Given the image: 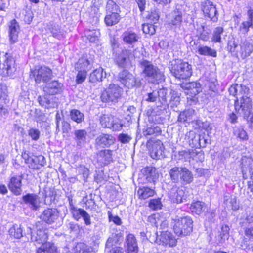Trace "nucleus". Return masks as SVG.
<instances>
[{
	"label": "nucleus",
	"mask_w": 253,
	"mask_h": 253,
	"mask_svg": "<svg viewBox=\"0 0 253 253\" xmlns=\"http://www.w3.org/2000/svg\"><path fill=\"white\" fill-rule=\"evenodd\" d=\"M173 221L174 222L173 230L177 235L187 236L192 231L193 221L191 217L176 216L173 219Z\"/></svg>",
	"instance_id": "obj_1"
},
{
	"label": "nucleus",
	"mask_w": 253,
	"mask_h": 253,
	"mask_svg": "<svg viewBox=\"0 0 253 253\" xmlns=\"http://www.w3.org/2000/svg\"><path fill=\"white\" fill-rule=\"evenodd\" d=\"M145 77L153 83H159L164 80V76L159 69L151 62L143 60L140 62Z\"/></svg>",
	"instance_id": "obj_2"
},
{
	"label": "nucleus",
	"mask_w": 253,
	"mask_h": 253,
	"mask_svg": "<svg viewBox=\"0 0 253 253\" xmlns=\"http://www.w3.org/2000/svg\"><path fill=\"white\" fill-rule=\"evenodd\" d=\"M171 66L170 71L171 74L176 78L187 79L192 75V65L188 62L177 60Z\"/></svg>",
	"instance_id": "obj_3"
},
{
	"label": "nucleus",
	"mask_w": 253,
	"mask_h": 253,
	"mask_svg": "<svg viewBox=\"0 0 253 253\" xmlns=\"http://www.w3.org/2000/svg\"><path fill=\"white\" fill-rule=\"evenodd\" d=\"M249 92L246 94H242L238 97V99L235 101V109L241 116L245 119H248L252 108V101L248 96Z\"/></svg>",
	"instance_id": "obj_4"
},
{
	"label": "nucleus",
	"mask_w": 253,
	"mask_h": 253,
	"mask_svg": "<svg viewBox=\"0 0 253 253\" xmlns=\"http://www.w3.org/2000/svg\"><path fill=\"white\" fill-rule=\"evenodd\" d=\"M117 80L122 84L128 88L139 87L141 85V81L126 70H123L118 75Z\"/></svg>",
	"instance_id": "obj_5"
},
{
	"label": "nucleus",
	"mask_w": 253,
	"mask_h": 253,
	"mask_svg": "<svg viewBox=\"0 0 253 253\" xmlns=\"http://www.w3.org/2000/svg\"><path fill=\"white\" fill-rule=\"evenodd\" d=\"M117 80L122 84L128 88L139 87L141 85V81L126 70H123L118 75Z\"/></svg>",
	"instance_id": "obj_6"
},
{
	"label": "nucleus",
	"mask_w": 253,
	"mask_h": 253,
	"mask_svg": "<svg viewBox=\"0 0 253 253\" xmlns=\"http://www.w3.org/2000/svg\"><path fill=\"white\" fill-rule=\"evenodd\" d=\"M117 80L122 84L128 88L139 87L141 85V81L126 70H123L118 75Z\"/></svg>",
	"instance_id": "obj_7"
},
{
	"label": "nucleus",
	"mask_w": 253,
	"mask_h": 253,
	"mask_svg": "<svg viewBox=\"0 0 253 253\" xmlns=\"http://www.w3.org/2000/svg\"><path fill=\"white\" fill-rule=\"evenodd\" d=\"M123 90L118 84H110L103 91L101 98L104 102H117L121 98Z\"/></svg>",
	"instance_id": "obj_8"
},
{
	"label": "nucleus",
	"mask_w": 253,
	"mask_h": 253,
	"mask_svg": "<svg viewBox=\"0 0 253 253\" xmlns=\"http://www.w3.org/2000/svg\"><path fill=\"white\" fill-rule=\"evenodd\" d=\"M200 5L201 9L205 16L210 18L213 22L217 21L218 13L216 6L212 1L206 0L202 1Z\"/></svg>",
	"instance_id": "obj_9"
},
{
	"label": "nucleus",
	"mask_w": 253,
	"mask_h": 253,
	"mask_svg": "<svg viewBox=\"0 0 253 253\" xmlns=\"http://www.w3.org/2000/svg\"><path fill=\"white\" fill-rule=\"evenodd\" d=\"M147 147L149 149L150 155L153 159H159L163 157L164 146L161 141L159 140H152L150 139L147 142Z\"/></svg>",
	"instance_id": "obj_10"
},
{
	"label": "nucleus",
	"mask_w": 253,
	"mask_h": 253,
	"mask_svg": "<svg viewBox=\"0 0 253 253\" xmlns=\"http://www.w3.org/2000/svg\"><path fill=\"white\" fill-rule=\"evenodd\" d=\"M100 123L103 128L112 129L113 131H119L122 129L123 125L118 119L107 115H103L100 118Z\"/></svg>",
	"instance_id": "obj_11"
},
{
	"label": "nucleus",
	"mask_w": 253,
	"mask_h": 253,
	"mask_svg": "<svg viewBox=\"0 0 253 253\" xmlns=\"http://www.w3.org/2000/svg\"><path fill=\"white\" fill-rule=\"evenodd\" d=\"M32 73L35 77V82L38 84L41 82L46 83L52 77L51 70L46 66L41 67L37 69H35Z\"/></svg>",
	"instance_id": "obj_12"
},
{
	"label": "nucleus",
	"mask_w": 253,
	"mask_h": 253,
	"mask_svg": "<svg viewBox=\"0 0 253 253\" xmlns=\"http://www.w3.org/2000/svg\"><path fill=\"white\" fill-rule=\"evenodd\" d=\"M59 212L56 208H47L40 215V218L48 224L55 223L59 217Z\"/></svg>",
	"instance_id": "obj_13"
},
{
	"label": "nucleus",
	"mask_w": 253,
	"mask_h": 253,
	"mask_svg": "<svg viewBox=\"0 0 253 253\" xmlns=\"http://www.w3.org/2000/svg\"><path fill=\"white\" fill-rule=\"evenodd\" d=\"M180 86L185 90V93L191 97H194L202 91L201 85L197 82L182 83Z\"/></svg>",
	"instance_id": "obj_14"
},
{
	"label": "nucleus",
	"mask_w": 253,
	"mask_h": 253,
	"mask_svg": "<svg viewBox=\"0 0 253 253\" xmlns=\"http://www.w3.org/2000/svg\"><path fill=\"white\" fill-rule=\"evenodd\" d=\"M73 136L76 147L79 149L85 147L88 142V134L85 129L75 130Z\"/></svg>",
	"instance_id": "obj_15"
},
{
	"label": "nucleus",
	"mask_w": 253,
	"mask_h": 253,
	"mask_svg": "<svg viewBox=\"0 0 253 253\" xmlns=\"http://www.w3.org/2000/svg\"><path fill=\"white\" fill-rule=\"evenodd\" d=\"M115 141V138L111 135L102 133L96 138L95 147L97 149L109 147L114 143Z\"/></svg>",
	"instance_id": "obj_16"
},
{
	"label": "nucleus",
	"mask_w": 253,
	"mask_h": 253,
	"mask_svg": "<svg viewBox=\"0 0 253 253\" xmlns=\"http://www.w3.org/2000/svg\"><path fill=\"white\" fill-rule=\"evenodd\" d=\"M14 65V58L10 54L6 53L4 56L2 64L0 65V68L4 73L5 72L8 76H11L15 71Z\"/></svg>",
	"instance_id": "obj_17"
},
{
	"label": "nucleus",
	"mask_w": 253,
	"mask_h": 253,
	"mask_svg": "<svg viewBox=\"0 0 253 253\" xmlns=\"http://www.w3.org/2000/svg\"><path fill=\"white\" fill-rule=\"evenodd\" d=\"M23 175H14L11 177L8 184L9 190L15 195H19L22 192V180Z\"/></svg>",
	"instance_id": "obj_18"
},
{
	"label": "nucleus",
	"mask_w": 253,
	"mask_h": 253,
	"mask_svg": "<svg viewBox=\"0 0 253 253\" xmlns=\"http://www.w3.org/2000/svg\"><path fill=\"white\" fill-rule=\"evenodd\" d=\"M71 213L74 218L78 221L81 217L83 218L86 226L91 225V218L89 214L84 209L73 207L71 209Z\"/></svg>",
	"instance_id": "obj_19"
},
{
	"label": "nucleus",
	"mask_w": 253,
	"mask_h": 253,
	"mask_svg": "<svg viewBox=\"0 0 253 253\" xmlns=\"http://www.w3.org/2000/svg\"><path fill=\"white\" fill-rule=\"evenodd\" d=\"M96 155L97 163L101 166L107 165L113 161V151L111 150H102Z\"/></svg>",
	"instance_id": "obj_20"
},
{
	"label": "nucleus",
	"mask_w": 253,
	"mask_h": 253,
	"mask_svg": "<svg viewBox=\"0 0 253 253\" xmlns=\"http://www.w3.org/2000/svg\"><path fill=\"white\" fill-rule=\"evenodd\" d=\"M29 206L33 210H37L40 208V198L35 194L28 193L22 197V202Z\"/></svg>",
	"instance_id": "obj_21"
},
{
	"label": "nucleus",
	"mask_w": 253,
	"mask_h": 253,
	"mask_svg": "<svg viewBox=\"0 0 253 253\" xmlns=\"http://www.w3.org/2000/svg\"><path fill=\"white\" fill-rule=\"evenodd\" d=\"M122 236L118 234H112V236L109 237L106 243V248L112 249L110 250L108 253H123L120 247L117 246L120 241V238Z\"/></svg>",
	"instance_id": "obj_22"
},
{
	"label": "nucleus",
	"mask_w": 253,
	"mask_h": 253,
	"mask_svg": "<svg viewBox=\"0 0 253 253\" xmlns=\"http://www.w3.org/2000/svg\"><path fill=\"white\" fill-rule=\"evenodd\" d=\"M47 230L46 229H39L36 232L31 231V239L39 244H44L48 240Z\"/></svg>",
	"instance_id": "obj_23"
},
{
	"label": "nucleus",
	"mask_w": 253,
	"mask_h": 253,
	"mask_svg": "<svg viewBox=\"0 0 253 253\" xmlns=\"http://www.w3.org/2000/svg\"><path fill=\"white\" fill-rule=\"evenodd\" d=\"M63 84L58 81H53L47 84L43 88V91L48 94L54 95L62 91Z\"/></svg>",
	"instance_id": "obj_24"
},
{
	"label": "nucleus",
	"mask_w": 253,
	"mask_h": 253,
	"mask_svg": "<svg viewBox=\"0 0 253 253\" xmlns=\"http://www.w3.org/2000/svg\"><path fill=\"white\" fill-rule=\"evenodd\" d=\"M131 50L124 49L116 58V62L119 67L125 68L129 61V57L131 55Z\"/></svg>",
	"instance_id": "obj_25"
},
{
	"label": "nucleus",
	"mask_w": 253,
	"mask_h": 253,
	"mask_svg": "<svg viewBox=\"0 0 253 253\" xmlns=\"http://www.w3.org/2000/svg\"><path fill=\"white\" fill-rule=\"evenodd\" d=\"M240 54L242 59H245L250 56L253 51V45L247 40L241 41Z\"/></svg>",
	"instance_id": "obj_26"
},
{
	"label": "nucleus",
	"mask_w": 253,
	"mask_h": 253,
	"mask_svg": "<svg viewBox=\"0 0 253 253\" xmlns=\"http://www.w3.org/2000/svg\"><path fill=\"white\" fill-rule=\"evenodd\" d=\"M170 195L171 200L173 203H182L187 198L184 191L180 188H173L170 192Z\"/></svg>",
	"instance_id": "obj_27"
},
{
	"label": "nucleus",
	"mask_w": 253,
	"mask_h": 253,
	"mask_svg": "<svg viewBox=\"0 0 253 253\" xmlns=\"http://www.w3.org/2000/svg\"><path fill=\"white\" fill-rule=\"evenodd\" d=\"M19 30V26L16 20H12L9 25V37L11 42L15 43L17 41Z\"/></svg>",
	"instance_id": "obj_28"
},
{
	"label": "nucleus",
	"mask_w": 253,
	"mask_h": 253,
	"mask_svg": "<svg viewBox=\"0 0 253 253\" xmlns=\"http://www.w3.org/2000/svg\"><path fill=\"white\" fill-rule=\"evenodd\" d=\"M158 238L163 243L169 245L171 247L174 246L176 244V240L173 237L172 234L168 231L162 232L159 236L157 235V240H158Z\"/></svg>",
	"instance_id": "obj_29"
},
{
	"label": "nucleus",
	"mask_w": 253,
	"mask_h": 253,
	"mask_svg": "<svg viewBox=\"0 0 253 253\" xmlns=\"http://www.w3.org/2000/svg\"><path fill=\"white\" fill-rule=\"evenodd\" d=\"M123 41L127 44L133 45L140 39L139 36L131 31H126L122 35Z\"/></svg>",
	"instance_id": "obj_30"
},
{
	"label": "nucleus",
	"mask_w": 253,
	"mask_h": 253,
	"mask_svg": "<svg viewBox=\"0 0 253 253\" xmlns=\"http://www.w3.org/2000/svg\"><path fill=\"white\" fill-rule=\"evenodd\" d=\"M249 92V89L246 86L241 84H234L230 86L229 89V92L230 95L234 96H236L237 99L238 97L242 94H246Z\"/></svg>",
	"instance_id": "obj_31"
},
{
	"label": "nucleus",
	"mask_w": 253,
	"mask_h": 253,
	"mask_svg": "<svg viewBox=\"0 0 253 253\" xmlns=\"http://www.w3.org/2000/svg\"><path fill=\"white\" fill-rule=\"evenodd\" d=\"M143 173L146 176V179L150 183H155L159 177V174L155 168L148 167L143 169Z\"/></svg>",
	"instance_id": "obj_32"
},
{
	"label": "nucleus",
	"mask_w": 253,
	"mask_h": 253,
	"mask_svg": "<svg viewBox=\"0 0 253 253\" xmlns=\"http://www.w3.org/2000/svg\"><path fill=\"white\" fill-rule=\"evenodd\" d=\"M253 166V160L250 158L243 156L241 160V168L243 173V177L244 179H247V172L250 169L251 166Z\"/></svg>",
	"instance_id": "obj_33"
},
{
	"label": "nucleus",
	"mask_w": 253,
	"mask_h": 253,
	"mask_svg": "<svg viewBox=\"0 0 253 253\" xmlns=\"http://www.w3.org/2000/svg\"><path fill=\"white\" fill-rule=\"evenodd\" d=\"M121 18L120 13H106L104 18V22L107 26H112L117 24L120 21Z\"/></svg>",
	"instance_id": "obj_34"
},
{
	"label": "nucleus",
	"mask_w": 253,
	"mask_h": 253,
	"mask_svg": "<svg viewBox=\"0 0 253 253\" xmlns=\"http://www.w3.org/2000/svg\"><path fill=\"white\" fill-rule=\"evenodd\" d=\"M166 94V91L164 89L153 90L151 92L148 93L146 100L148 102H155L159 97L164 98Z\"/></svg>",
	"instance_id": "obj_35"
},
{
	"label": "nucleus",
	"mask_w": 253,
	"mask_h": 253,
	"mask_svg": "<svg viewBox=\"0 0 253 253\" xmlns=\"http://www.w3.org/2000/svg\"><path fill=\"white\" fill-rule=\"evenodd\" d=\"M155 194L154 189L147 186H143L140 187L137 191V194L139 198L141 199H146L150 197L153 196Z\"/></svg>",
	"instance_id": "obj_36"
},
{
	"label": "nucleus",
	"mask_w": 253,
	"mask_h": 253,
	"mask_svg": "<svg viewBox=\"0 0 253 253\" xmlns=\"http://www.w3.org/2000/svg\"><path fill=\"white\" fill-rule=\"evenodd\" d=\"M85 35L90 42L97 43L99 40L100 32L98 29H89L85 31Z\"/></svg>",
	"instance_id": "obj_37"
},
{
	"label": "nucleus",
	"mask_w": 253,
	"mask_h": 253,
	"mask_svg": "<svg viewBox=\"0 0 253 253\" xmlns=\"http://www.w3.org/2000/svg\"><path fill=\"white\" fill-rule=\"evenodd\" d=\"M126 243L127 251L132 252V253H137L138 251L137 244L136 239L133 234H129L126 239Z\"/></svg>",
	"instance_id": "obj_38"
},
{
	"label": "nucleus",
	"mask_w": 253,
	"mask_h": 253,
	"mask_svg": "<svg viewBox=\"0 0 253 253\" xmlns=\"http://www.w3.org/2000/svg\"><path fill=\"white\" fill-rule=\"evenodd\" d=\"M229 229L228 226L226 225H222L221 227V232L215 237L217 244L219 245L223 244L228 239L229 236Z\"/></svg>",
	"instance_id": "obj_39"
},
{
	"label": "nucleus",
	"mask_w": 253,
	"mask_h": 253,
	"mask_svg": "<svg viewBox=\"0 0 253 253\" xmlns=\"http://www.w3.org/2000/svg\"><path fill=\"white\" fill-rule=\"evenodd\" d=\"M142 133L145 137L152 135L157 136L161 135L162 130L159 126L154 124L144 129Z\"/></svg>",
	"instance_id": "obj_40"
},
{
	"label": "nucleus",
	"mask_w": 253,
	"mask_h": 253,
	"mask_svg": "<svg viewBox=\"0 0 253 253\" xmlns=\"http://www.w3.org/2000/svg\"><path fill=\"white\" fill-rule=\"evenodd\" d=\"M195 111L192 108H189L180 112L179 115L178 121L180 122H185L191 121L195 115Z\"/></svg>",
	"instance_id": "obj_41"
},
{
	"label": "nucleus",
	"mask_w": 253,
	"mask_h": 253,
	"mask_svg": "<svg viewBox=\"0 0 253 253\" xmlns=\"http://www.w3.org/2000/svg\"><path fill=\"white\" fill-rule=\"evenodd\" d=\"M183 167H175L171 168L169 172L170 180L175 183H177L180 179L181 173L182 172Z\"/></svg>",
	"instance_id": "obj_42"
},
{
	"label": "nucleus",
	"mask_w": 253,
	"mask_h": 253,
	"mask_svg": "<svg viewBox=\"0 0 253 253\" xmlns=\"http://www.w3.org/2000/svg\"><path fill=\"white\" fill-rule=\"evenodd\" d=\"M197 36L201 40L207 41L209 39L210 34V30L202 25H200L197 28Z\"/></svg>",
	"instance_id": "obj_43"
},
{
	"label": "nucleus",
	"mask_w": 253,
	"mask_h": 253,
	"mask_svg": "<svg viewBox=\"0 0 253 253\" xmlns=\"http://www.w3.org/2000/svg\"><path fill=\"white\" fill-rule=\"evenodd\" d=\"M75 69L77 70L86 71L91 69L89 60L84 57L81 58L75 64Z\"/></svg>",
	"instance_id": "obj_44"
},
{
	"label": "nucleus",
	"mask_w": 253,
	"mask_h": 253,
	"mask_svg": "<svg viewBox=\"0 0 253 253\" xmlns=\"http://www.w3.org/2000/svg\"><path fill=\"white\" fill-rule=\"evenodd\" d=\"M103 69L99 68L94 70L89 76V82L91 83H97L102 81L103 77Z\"/></svg>",
	"instance_id": "obj_45"
},
{
	"label": "nucleus",
	"mask_w": 253,
	"mask_h": 253,
	"mask_svg": "<svg viewBox=\"0 0 253 253\" xmlns=\"http://www.w3.org/2000/svg\"><path fill=\"white\" fill-rule=\"evenodd\" d=\"M190 209L192 212L199 215L205 211L206 206L204 202L198 201L192 204Z\"/></svg>",
	"instance_id": "obj_46"
},
{
	"label": "nucleus",
	"mask_w": 253,
	"mask_h": 253,
	"mask_svg": "<svg viewBox=\"0 0 253 253\" xmlns=\"http://www.w3.org/2000/svg\"><path fill=\"white\" fill-rule=\"evenodd\" d=\"M180 179L186 184L190 183L193 180V174L186 168L183 167Z\"/></svg>",
	"instance_id": "obj_47"
},
{
	"label": "nucleus",
	"mask_w": 253,
	"mask_h": 253,
	"mask_svg": "<svg viewBox=\"0 0 253 253\" xmlns=\"http://www.w3.org/2000/svg\"><path fill=\"white\" fill-rule=\"evenodd\" d=\"M106 13L117 12L120 13L119 6L113 0H108L106 6Z\"/></svg>",
	"instance_id": "obj_48"
},
{
	"label": "nucleus",
	"mask_w": 253,
	"mask_h": 253,
	"mask_svg": "<svg viewBox=\"0 0 253 253\" xmlns=\"http://www.w3.org/2000/svg\"><path fill=\"white\" fill-rule=\"evenodd\" d=\"M9 234L16 239H20L23 236V230L21 225L14 224L9 229Z\"/></svg>",
	"instance_id": "obj_49"
},
{
	"label": "nucleus",
	"mask_w": 253,
	"mask_h": 253,
	"mask_svg": "<svg viewBox=\"0 0 253 253\" xmlns=\"http://www.w3.org/2000/svg\"><path fill=\"white\" fill-rule=\"evenodd\" d=\"M71 119L77 123H81L84 120V115L80 111L73 109L70 111Z\"/></svg>",
	"instance_id": "obj_50"
},
{
	"label": "nucleus",
	"mask_w": 253,
	"mask_h": 253,
	"mask_svg": "<svg viewBox=\"0 0 253 253\" xmlns=\"http://www.w3.org/2000/svg\"><path fill=\"white\" fill-rule=\"evenodd\" d=\"M198 52L199 54L202 55H208L214 57H216L217 55L216 52L215 50L207 46H201L199 47Z\"/></svg>",
	"instance_id": "obj_51"
},
{
	"label": "nucleus",
	"mask_w": 253,
	"mask_h": 253,
	"mask_svg": "<svg viewBox=\"0 0 253 253\" xmlns=\"http://www.w3.org/2000/svg\"><path fill=\"white\" fill-rule=\"evenodd\" d=\"M182 22V12L178 10L172 13V19L171 23L173 25H179Z\"/></svg>",
	"instance_id": "obj_52"
},
{
	"label": "nucleus",
	"mask_w": 253,
	"mask_h": 253,
	"mask_svg": "<svg viewBox=\"0 0 253 253\" xmlns=\"http://www.w3.org/2000/svg\"><path fill=\"white\" fill-rule=\"evenodd\" d=\"M75 250L78 253H84L92 251V248L84 243H79L75 247Z\"/></svg>",
	"instance_id": "obj_53"
},
{
	"label": "nucleus",
	"mask_w": 253,
	"mask_h": 253,
	"mask_svg": "<svg viewBox=\"0 0 253 253\" xmlns=\"http://www.w3.org/2000/svg\"><path fill=\"white\" fill-rule=\"evenodd\" d=\"M147 18L154 23L157 22L160 18L159 10L156 7H154V9H151L150 13L147 16Z\"/></svg>",
	"instance_id": "obj_54"
},
{
	"label": "nucleus",
	"mask_w": 253,
	"mask_h": 253,
	"mask_svg": "<svg viewBox=\"0 0 253 253\" xmlns=\"http://www.w3.org/2000/svg\"><path fill=\"white\" fill-rule=\"evenodd\" d=\"M253 28V23L248 21H243L239 27V30L243 34H246L249 31V28Z\"/></svg>",
	"instance_id": "obj_55"
},
{
	"label": "nucleus",
	"mask_w": 253,
	"mask_h": 253,
	"mask_svg": "<svg viewBox=\"0 0 253 253\" xmlns=\"http://www.w3.org/2000/svg\"><path fill=\"white\" fill-rule=\"evenodd\" d=\"M223 32V29L222 27H218L215 28L213 34V41L216 42H220L221 40V35Z\"/></svg>",
	"instance_id": "obj_56"
},
{
	"label": "nucleus",
	"mask_w": 253,
	"mask_h": 253,
	"mask_svg": "<svg viewBox=\"0 0 253 253\" xmlns=\"http://www.w3.org/2000/svg\"><path fill=\"white\" fill-rule=\"evenodd\" d=\"M234 134L241 140L248 139L247 133L242 128H235L234 130Z\"/></svg>",
	"instance_id": "obj_57"
},
{
	"label": "nucleus",
	"mask_w": 253,
	"mask_h": 253,
	"mask_svg": "<svg viewBox=\"0 0 253 253\" xmlns=\"http://www.w3.org/2000/svg\"><path fill=\"white\" fill-rule=\"evenodd\" d=\"M76 170L79 174L83 175L84 180L85 181L89 175V169L84 165H80L77 168Z\"/></svg>",
	"instance_id": "obj_58"
},
{
	"label": "nucleus",
	"mask_w": 253,
	"mask_h": 253,
	"mask_svg": "<svg viewBox=\"0 0 253 253\" xmlns=\"http://www.w3.org/2000/svg\"><path fill=\"white\" fill-rule=\"evenodd\" d=\"M41 159L43 160L44 159V157L42 156H39L38 157L34 156V157H31L27 164H30L31 165L30 167L32 168H34L36 165L43 166L42 163H39L38 162V161H40Z\"/></svg>",
	"instance_id": "obj_59"
},
{
	"label": "nucleus",
	"mask_w": 253,
	"mask_h": 253,
	"mask_svg": "<svg viewBox=\"0 0 253 253\" xmlns=\"http://www.w3.org/2000/svg\"><path fill=\"white\" fill-rule=\"evenodd\" d=\"M162 204L160 199H153L150 200L149 203V207L153 210L161 209Z\"/></svg>",
	"instance_id": "obj_60"
},
{
	"label": "nucleus",
	"mask_w": 253,
	"mask_h": 253,
	"mask_svg": "<svg viewBox=\"0 0 253 253\" xmlns=\"http://www.w3.org/2000/svg\"><path fill=\"white\" fill-rule=\"evenodd\" d=\"M45 253H57V247L53 243L46 242L43 244Z\"/></svg>",
	"instance_id": "obj_61"
},
{
	"label": "nucleus",
	"mask_w": 253,
	"mask_h": 253,
	"mask_svg": "<svg viewBox=\"0 0 253 253\" xmlns=\"http://www.w3.org/2000/svg\"><path fill=\"white\" fill-rule=\"evenodd\" d=\"M142 30L145 34L150 35H153L156 32L155 26L148 23L142 25Z\"/></svg>",
	"instance_id": "obj_62"
},
{
	"label": "nucleus",
	"mask_w": 253,
	"mask_h": 253,
	"mask_svg": "<svg viewBox=\"0 0 253 253\" xmlns=\"http://www.w3.org/2000/svg\"><path fill=\"white\" fill-rule=\"evenodd\" d=\"M28 134L32 140L37 141L40 138L41 133L39 129L32 128L28 130Z\"/></svg>",
	"instance_id": "obj_63"
},
{
	"label": "nucleus",
	"mask_w": 253,
	"mask_h": 253,
	"mask_svg": "<svg viewBox=\"0 0 253 253\" xmlns=\"http://www.w3.org/2000/svg\"><path fill=\"white\" fill-rule=\"evenodd\" d=\"M76 81L77 84H81L84 81L86 77V71L78 70Z\"/></svg>",
	"instance_id": "obj_64"
}]
</instances>
